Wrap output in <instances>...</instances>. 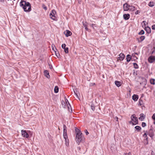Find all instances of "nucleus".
I'll return each instance as SVG.
<instances>
[{
	"label": "nucleus",
	"instance_id": "nucleus-55",
	"mask_svg": "<svg viewBox=\"0 0 155 155\" xmlns=\"http://www.w3.org/2000/svg\"><path fill=\"white\" fill-rule=\"evenodd\" d=\"M78 3L80 4L81 3V0H78Z\"/></svg>",
	"mask_w": 155,
	"mask_h": 155
},
{
	"label": "nucleus",
	"instance_id": "nucleus-41",
	"mask_svg": "<svg viewBox=\"0 0 155 155\" xmlns=\"http://www.w3.org/2000/svg\"><path fill=\"white\" fill-rule=\"evenodd\" d=\"M84 132L87 135L88 134H89V133L88 132L87 130H84Z\"/></svg>",
	"mask_w": 155,
	"mask_h": 155
},
{
	"label": "nucleus",
	"instance_id": "nucleus-18",
	"mask_svg": "<svg viewBox=\"0 0 155 155\" xmlns=\"http://www.w3.org/2000/svg\"><path fill=\"white\" fill-rule=\"evenodd\" d=\"M44 74L45 76L48 78H50V75H49V73L47 70H45L44 72Z\"/></svg>",
	"mask_w": 155,
	"mask_h": 155
},
{
	"label": "nucleus",
	"instance_id": "nucleus-7",
	"mask_svg": "<svg viewBox=\"0 0 155 155\" xmlns=\"http://www.w3.org/2000/svg\"><path fill=\"white\" fill-rule=\"evenodd\" d=\"M66 45L65 44H62L61 45L62 48L64 49V51L66 53H68V47H66Z\"/></svg>",
	"mask_w": 155,
	"mask_h": 155
},
{
	"label": "nucleus",
	"instance_id": "nucleus-3",
	"mask_svg": "<svg viewBox=\"0 0 155 155\" xmlns=\"http://www.w3.org/2000/svg\"><path fill=\"white\" fill-rule=\"evenodd\" d=\"M131 120L134 122V123H132L133 125H135L138 124L137 118L136 117L135 114H134L132 115L131 116Z\"/></svg>",
	"mask_w": 155,
	"mask_h": 155
},
{
	"label": "nucleus",
	"instance_id": "nucleus-13",
	"mask_svg": "<svg viewBox=\"0 0 155 155\" xmlns=\"http://www.w3.org/2000/svg\"><path fill=\"white\" fill-rule=\"evenodd\" d=\"M148 134L151 137H153L154 136L153 131L151 129H150L148 131Z\"/></svg>",
	"mask_w": 155,
	"mask_h": 155
},
{
	"label": "nucleus",
	"instance_id": "nucleus-36",
	"mask_svg": "<svg viewBox=\"0 0 155 155\" xmlns=\"http://www.w3.org/2000/svg\"><path fill=\"white\" fill-rule=\"evenodd\" d=\"M42 7L43 9H45V10H47V8L45 5H43Z\"/></svg>",
	"mask_w": 155,
	"mask_h": 155
},
{
	"label": "nucleus",
	"instance_id": "nucleus-52",
	"mask_svg": "<svg viewBox=\"0 0 155 155\" xmlns=\"http://www.w3.org/2000/svg\"><path fill=\"white\" fill-rule=\"evenodd\" d=\"M49 65V68H50L51 69L52 68V65H50V64Z\"/></svg>",
	"mask_w": 155,
	"mask_h": 155
},
{
	"label": "nucleus",
	"instance_id": "nucleus-34",
	"mask_svg": "<svg viewBox=\"0 0 155 155\" xmlns=\"http://www.w3.org/2000/svg\"><path fill=\"white\" fill-rule=\"evenodd\" d=\"M146 126V123L145 122H142V126L143 127H145Z\"/></svg>",
	"mask_w": 155,
	"mask_h": 155
},
{
	"label": "nucleus",
	"instance_id": "nucleus-46",
	"mask_svg": "<svg viewBox=\"0 0 155 155\" xmlns=\"http://www.w3.org/2000/svg\"><path fill=\"white\" fill-rule=\"evenodd\" d=\"M67 106H68V110L69 111H70V112L71 111H70V109L71 111L72 112V110L71 108V109H70V108L69 107V106H68V105H67Z\"/></svg>",
	"mask_w": 155,
	"mask_h": 155
},
{
	"label": "nucleus",
	"instance_id": "nucleus-6",
	"mask_svg": "<svg viewBox=\"0 0 155 155\" xmlns=\"http://www.w3.org/2000/svg\"><path fill=\"white\" fill-rule=\"evenodd\" d=\"M22 135L24 137L27 138L29 137L28 134L26 132V130H21Z\"/></svg>",
	"mask_w": 155,
	"mask_h": 155
},
{
	"label": "nucleus",
	"instance_id": "nucleus-44",
	"mask_svg": "<svg viewBox=\"0 0 155 155\" xmlns=\"http://www.w3.org/2000/svg\"><path fill=\"white\" fill-rule=\"evenodd\" d=\"M140 12V11L139 10H137L135 12V14L136 15H137Z\"/></svg>",
	"mask_w": 155,
	"mask_h": 155
},
{
	"label": "nucleus",
	"instance_id": "nucleus-14",
	"mask_svg": "<svg viewBox=\"0 0 155 155\" xmlns=\"http://www.w3.org/2000/svg\"><path fill=\"white\" fill-rule=\"evenodd\" d=\"M140 117L139 118V120L141 121H143L144 119L145 116L143 114H141L140 115Z\"/></svg>",
	"mask_w": 155,
	"mask_h": 155
},
{
	"label": "nucleus",
	"instance_id": "nucleus-40",
	"mask_svg": "<svg viewBox=\"0 0 155 155\" xmlns=\"http://www.w3.org/2000/svg\"><path fill=\"white\" fill-rule=\"evenodd\" d=\"M123 155H131V153L129 152L128 153H125Z\"/></svg>",
	"mask_w": 155,
	"mask_h": 155
},
{
	"label": "nucleus",
	"instance_id": "nucleus-11",
	"mask_svg": "<svg viewBox=\"0 0 155 155\" xmlns=\"http://www.w3.org/2000/svg\"><path fill=\"white\" fill-rule=\"evenodd\" d=\"M64 34L67 37L71 36L72 34V33L68 30H66L64 32Z\"/></svg>",
	"mask_w": 155,
	"mask_h": 155
},
{
	"label": "nucleus",
	"instance_id": "nucleus-39",
	"mask_svg": "<svg viewBox=\"0 0 155 155\" xmlns=\"http://www.w3.org/2000/svg\"><path fill=\"white\" fill-rule=\"evenodd\" d=\"M152 50H153V51L151 53L152 54H153L155 51V46H154L153 47V48H152Z\"/></svg>",
	"mask_w": 155,
	"mask_h": 155
},
{
	"label": "nucleus",
	"instance_id": "nucleus-53",
	"mask_svg": "<svg viewBox=\"0 0 155 155\" xmlns=\"http://www.w3.org/2000/svg\"><path fill=\"white\" fill-rule=\"evenodd\" d=\"M95 25L92 24L91 25V27H93L94 28V26Z\"/></svg>",
	"mask_w": 155,
	"mask_h": 155
},
{
	"label": "nucleus",
	"instance_id": "nucleus-43",
	"mask_svg": "<svg viewBox=\"0 0 155 155\" xmlns=\"http://www.w3.org/2000/svg\"><path fill=\"white\" fill-rule=\"evenodd\" d=\"M152 118L154 120H155V114H153L152 116Z\"/></svg>",
	"mask_w": 155,
	"mask_h": 155
},
{
	"label": "nucleus",
	"instance_id": "nucleus-21",
	"mask_svg": "<svg viewBox=\"0 0 155 155\" xmlns=\"http://www.w3.org/2000/svg\"><path fill=\"white\" fill-rule=\"evenodd\" d=\"M74 92L75 95L76 97L78 98L79 99H80V98L79 97V95H80L79 93L77 91H74Z\"/></svg>",
	"mask_w": 155,
	"mask_h": 155
},
{
	"label": "nucleus",
	"instance_id": "nucleus-49",
	"mask_svg": "<svg viewBox=\"0 0 155 155\" xmlns=\"http://www.w3.org/2000/svg\"><path fill=\"white\" fill-rule=\"evenodd\" d=\"M143 24L144 25H146V22L145 21H143Z\"/></svg>",
	"mask_w": 155,
	"mask_h": 155
},
{
	"label": "nucleus",
	"instance_id": "nucleus-19",
	"mask_svg": "<svg viewBox=\"0 0 155 155\" xmlns=\"http://www.w3.org/2000/svg\"><path fill=\"white\" fill-rule=\"evenodd\" d=\"M144 29L149 34L151 33V29L150 28L147 26V27H145Z\"/></svg>",
	"mask_w": 155,
	"mask_h": 155
},
{
	"label": "nucleus",
	"instance_id": "nucleus-29",
	"mask_svg": "<svg viewBox=\"0 0 155 155\" xmlns=\"http://www.w3.org/2000/svg\"><path fill=\"white\" fill-rule=\"evenodd\" d=\"M150 82L151 84H155V80L154 79H152L150 80Z\"/></svg>",
	"mask_w": 155,
	"mask_h": 155
},
{
	"label": "nucleus",
	"instance_id": "nucleus-26",
	"mask_svg": "<svg viewBox=\"0 0 155 155\" xmlns=\"http://www.w3.org/2000/svg\"><path fill=\"white\" fill-rule=\"evenodd\" d=\"M58 90L59 88L57 86H55L54 88V92L56 93H57L58 92Z\"/></svg>",
	"mask_w": 155,
	"mask_h": 155
},
{
	"label": "nucleus",
	"instance_id": "nucleus-28",
	"mask_svg": "<svg viewBox=\"0 0 155 155\" xmlns=\"http://www.w3.org/2000/svg\"><path fill=\"white\" fill-rule=\"evenodd\" d=\"M54 52H55V55L58 58H59L60 57V54L59 52L58 51H55Z\"/></svg>",
	"mask_w": 155,
	"mask_h": 155
},
{
	"label": "nucleus",
	"instance_id": "nucleus-22",
	"mask_svg": "<svg viewBox=\"0 0 155 155\" xmlns=\"http://www.w3.org/2000/svg\"><path fill=\"white\" fill-rule=\"evenodd\" d=\"M115 85L118 87H120L121 85V83L120 81H115Z\"/></svg>",
	"mask_w": 155,
	"mask_h": 155
},
{
	"label": "nucleus",
	"instance_id": "nucleus-58",
	"mask_svg": "<svg viewBox=\"0 0 155 155\" xmlns=\"http://www.w3.org/2000/svg\"><path fill=\"white\" fill-rule=\"evenodd\" d=\"M153 124H155V120H154V122H153Z\"/></svg>",
	"mask_w": 155,
	"mask_h": 155
},
{
	"label": "nucleus",
	"instance_id": "nucleus-24",
	"mask_svg": "<svg viewBox=\"0 0 155 155\" xmlns=\"http://www.w3.org/2000/svg\"><path fill=\"white\" fill-rule=\"evenodd\" d=\"M131 56L129 54H128L127 56V61L128 62H129L131 59Z\"/></svg>",
	"mask_w": 155,
	"mask_h": 155
},
{
	"label": "nucleus",
	"instance_id": "nucleus-12",
	"mask_svg": "<svg viewBox=\"0 0 155 155\" xmlns=\"http://www.w3.org/2000/svg\"><path fill=\"white\" fill-rule=\"evenodd\" d=\"M119 55L120 57L118 58L117 59L120 61H122L125 57V55L122 53H121Z\"/></svg>",
	"mask_w": 155,
	"mask_h": 155
},
{
	"label": "nucleus",
	"instance_id": "nucleus-8",
	"mask_svg": "<svg viewBox=\"0 0 155 155\" xmlns=\"http://www.w3.org/2000/svg\"><path fill=\"white\" fill-rule=\"evenodd\" d=\"M129 6L130 5L127 3H125L123 5V8L124 11H127L129 10Z\"/></svg>",
	"mask_w": 155,
	"mask_h": 155
},
{
	"label": "nucleus",
	"instance_id": "nucleus-54",
	"mask_svg": "<svg viewBox=\"0 0 155 155\" xmlns=\"http://www.w3.org/2000/svg\"><path fill=\"white\" fill-rule=\"evenodd\" d=\"M0 1L2 2H4L5 1V0H0Z\"/></svg>",
	"mask_w": 155,
	"mask_h": 155
},
{
	"label": "nucleus",
	"instance_id": "nucleus-23",
	"mask_svg": "<svg viewBox=\"0 0 155 155\" xmlns=\"http://www.w3.org/2000/svg\"><path fill=\"white\" fill-rule=\"evenodd\" d=\"M145 38V37L144 36H141L139 39H138V42H141Z\"/></svg>",
	"mask_w": 155,
	"mask_h": 155
},
{
	"label": "nucleus",
	"instance_id": "nucleus-35",
	"mask_svg": "<svg viewBox=\"0 0 155 155\" xmlns=\"http://www.w3.org/2000/svg\"><path fill=\"white\" fill-rule=\"evenodd\" d=\"M83 25L84 26V27H87V22H83Z\"/></svg>",
	"mask_w": 155,
	"mask_h": 155
},
{
	"label": "nucleus",
	"instance_id": "nucleus-1",
	"mask_svg": "<svg viewBox=\"0 0 155 155\" xmlns=\"http://www.w3.org/2000/svg\"><path fill=\"white\" fill-rule=\"evenodd\" d=\"M21 7L24 9L25 12H29L31 10V4L29 2L24 0H21L20 3Z\"/></svg>",
	"mask_w": 155,
	"mask_h": 155
},
{
	"label": "nucleus",
	"instance_id": "nucleus-27",
	"mask_svg": "<svg viewBox=\"0 0 155 155\" xmlns=\"http://www.w3.org/2000/svg\"><path fill=\"white\" fill-rule=\"evenodd\" d=\"M148 5L149 6L152 7L154 5V3L153 2H150L149 3Z\"/></svg>",
	"mask_w": 155,
	"mask_h": 155
},
{
	"label": "nucleus",
	"instance_id": "nucleus-56",
	"mask_svg": "<svg viewBox=\"0 0 155 155\" xmlns=\"http://www.w3.org/2000/svg\"><path fill=\"white\" fill-rule=\"evenodd\" d=\"M132 121L131 120V121H130L129 123L130 124V123H132Z\"/></svg>",
	"mask_w": 155,
	"mask_h": 155
},
{
	"label": "nucleus",
	"instance_id": "nucleus-57",
	"mask_svg": "<svg viewBox=\"0 0 155 155\" xmlns=\"http://www.w3.org/2000/svg\"><path fill=\"white\" fill-rule=\"evenodd\" d=\"M63 103H64V106H65V103L64 102H63Z\"/></svg>",
	"mask_w": 155,
	"mask_h": 155
},
{
	"label": "nucleus",
	"instance_id": "nucleus-15",
	"mask_svg": "<svg viewBox=\"0 0 155 155\" xmlns=\"http://www.w3.org/2000/svg\"><path fill=\"white\" fill-rule=\"evenodd\" d=\"M130 17V15L129 14H124L123 15V17L124 19L125 20L128 19Z\"/></svg>",
	"mask_w": 155,
	"mask_h": 155
},
{
	"label": "nucleus",
	"instance_id": "nucleus-16",
	"mask_svg": "<svg viewBox=\"0 0 155 155\" xmlns=\"http://www.w3.org/2000/svg\"><path fill=\"white\" fill-rule=\"evenodd\" d=\"M132 99L134 101H136L138 98V96L136 94H134L132 97Z\"/></svg>",
	"mask_w": 155,
	"mask_h": 155
},
{
	"label": "nucleus",
	"instance_id": "nucleus-47",
	"mask_svg": "<svg viewBox=\"0 0 155 155\" xmlns=\"http://www.w3.org/2000/svg\"><path fill=\"white\" fill-rule=\"evenodd\" d=\"M152 28L153 30H155V25H154L152 26Z\"/></svg>",
	"mask_w": 155,
	"mask_h": 155
},
{
	"label": "nucleus",
	"instance_id": "nucleus-45",
	"mask_svg": "<svg viewBox=\"0 0 155 155\" xmlns=\"http://www.w3.org/2000/svg\"><path fill=\"white\" fill-rule=\"evenodd\" d=\"M142 101H140V100L139 101V103H138V105H140V106H141V105H142V104H141V102H142Z\"/></svg>",
	"mask_w": 155,
	"mask_h": 155
},
{
	"label": "nucleus",
	"instance_id": "nucleus-32",
	"mask_svg": "<svg viewBox=\"0 0 155 155\" xmlns=\"http://www.w3.org/2000/svg\"><path fill=\"white\" fill-rule=\"evenodd\" d=\"M144 31L142 30L140 32L138 33V34L140 35H142L144 34Z\"/></svg>",
	"mask_w": 155,
	"mask_h": 155
},
{
	"label": "nucleus",
	"instance_id": "nucleus-60",
	"mask_svg": "<svg viewBox=\"0 0 155 155\" xmlns=\"http://www.w3.org/2000/svg\"><path fill=\"white\" fill-rule=\"evenodd\" d=\"M94 84H95V83H93V85H94Z\"/></svg>",
	"mask_w": 155,
	"mask_h": 155
},
{
	"label": "nucleus",
	"instance_id": "nucleus-59",
	"mask_svg": "<svg viewBox=\"0 0 155 155\" xmlns=\"http://www.w3.org/2000/svg\"><path fill=\"white\" fill-rule=\"evenodd\" d=\"M146 140H147V139H148V138L147 137L146 138Z\"/></svg>",
	"mask_w": 155,
	"mask_h": 155
},
{
	"label": "nucleus",
	"instance_id": "nucleus-61",
	"mask_svg": "<svg viewBox=\"0 0 155 155\" xmlns=\"http://www.w3.org/2000/svg\"><path fill=\"white\" fill-rule=\"evenodd\" d=\"M136 54H137V53H135Z\"/></svg>",
	"mask_w": 155,
	"mask_h": 155
},
{
	"label": "nucleus",
	"instance_id": "nucleus-5",
	"mask_svg": "<svg viewBox=\"0 0 155 155\" xmlns=\"http://www.w3.org/2000/svg\"><path fill=\"white\" fill-rule=\"evenodd\" d=\"M148 60L150 63H153L155 61V56H150L148 58Z\"/></svg>",
	"mask_w": 155,
	"mask_h": 155
},
{
	"label": "nucleus",
	"instance_id": "nucleus-4",
	"mask_svg": "<svg viewBox=\"0 0 155 155\" xmlns=\"http://www.w3.org/2000/svg\"><path fill=\"white\" fill-rule=\"evenodd\" d=\"M56 13V12L54 10H52L50 14V18L54 20Z\"/></svg>",
	"mask_w": 155,
	"mask_h": 155
},
{
	"label": "nucleus",
	"instance_id": "nucleus-51",
	"mask_svg": "<svg viewBox=\"0 0 155 155\" xmlns=\"http://www.w3.org/2000/svg\"><path fill=\"white\" fill-rule=\"evenodd\" d=\"M85 30L87 31H88V28H87V27H85Z\"/></svg>",
	"mask_w": 155,
	"mask_h": 155
},
{
	"label": "nucleus",
	"instance_id": "nucleus-33",
	"mask_svg": "<svg viewBox=\"0 0 155 155\" xmlns=\"http://www.w3.org/2000/svg\"><path fill=\"white\" fill-rule=\"evenodd\" d=\"M91 109L93 110H95V107H94V104H91Z\"/></svg>",
	"mask_w": 155,
	"mask_h": 155
},
{
	"label": "nucleus",
	"instance_id": "nucleus-37",
	"mask_svg": "<svg viewBox=\"0 0 155 155\" xmlns=\"http://www.w3.org/2000/svg\"><path fill=\"white\" fill-rule=\"evenodd\" d=\"M155 127L152 126H151L150 129H151L153 131L155 130Z\"/></svg>",
	"mask_w": 155,
	"mask_h": 155
},
{
	"label": "nucleus",
	"instance_id": "nucleus-17",
	"mask_svg": "<svg viewBox=\"0 0 155 155\" xmlns=\"http://www.w3.org/2000/svg\"><path fill=\"white\" fill-rule=\"evenodd\" d=\"M65 139V143L66 146H68L69 145V140L68 139V136L67 137H63Z\"/></svg>",
	"mask_w": 155,
	"mask_h": 155
},
{
	"label": "nucleus",
	"instance_id": "nucleus-48",
	"mask_svg": "<svg viewBox=\"0 0 155 155\" xmlns=\"http://www.w3.org/2000/svg\"><path fill=\"white\" fill-rule=\"evenodd\" d=\"M148 134H147L146 133H145L144 134H143V136L144 137H146L147 136V135Z\"/></svg>",
	"mask_w": 155,
	"mask_h": 155
},
{
	"label": "nucleus",
	"instance_id": "nucleus-2",
	"mask_svg": "<svg viewBox=\"0 0 155 155\" xmlns=\"http://www.w3.org/2000/svg\"><path fill=\"white\" fill-rule=\"evenodd\" d=\"M75 131L76 133V142L78 143H79L83 141L84 139V136L79 129L76 128Z\"/></svg>",
	"mask_w": 155,
	"mask_h": 155
},
{
	"label": "nucleus",
	"instance_id": "nucleus-31",
	"mask_svg": "<svg viewBox=\"0 0 155 155\" xmlns=\"http://www.w3.org/2000/svg\"><path fill=\"white\" fill-rule=\"evenodd\" d=\"M134 68L135 69H137L138 68V66L137 64L135 63H133Z\"/></svg>",
	"mask_w": 155,
	"mask_h": 155
},
{
	"label": "nucleus",
	"instance_id": "nucleus-42",
	"mask_svg": "<svg viewBox=\"0 0 155 155\" xmlns=\"http://www.w3.org/2000/svg\"><path fill=\"white\" fill-rule=\"evenodd\" d=\"M65 101H66V104H67V105H68V104L69 105V106H71L70 105L67 99H66V100H65Z\"/></svg>",
	"mask_w": 155,
	"mask_h": 155
},
{
	"label": "nucleus",
	"instance_id": "nucleus-25",
	"mask_svg": "<svg viewBox=\"0 0 155 155\" xmlns=\"http://www.w3.org/2000/svg\"><path fill=\"white\" fill-rule=\"evenodd\" d=\"M135 128L138 132L140 131L141 129V127L138 126H135Z\"/></svg>",
	"mask_w": 155,
	"mask_h": 155
},
{
	"label": "nucleus",
	"instance_id": "nucleus-62",
	"mask_svg": "<svg viewBox=\"0 0 155 155\" xmlns=\"http://www.w3.org/2000/svg\"><path fill=\"white\" fill-rule=\"evenodd\" d=\"M62 104H63V103L62 102Z\"/></svg>",
	"mask_w": 155,
	"mask_h": 155
},
{
	"label": "nucleus",
	"instance_id": "nucleus-50",
	"mask_svg": "<svg viewBox=\"0 0 155 155\" xmlns=\"http://www.w3.org/2000/svg\"><path fill=\"white\" fill-rule=\"evenodd\" d=\"M78 148L79 151H81V148L80 147H78Z\"/></svg>",
	"mask_w": 155,
	"mask_h": 155
},
{
	"label": "nucleus",
	"instance_id": "nucleus-38",
	"mask_svg": "<svg viewBox=\"0 0 155 155\" xmlns=\"http://www.w3.org/2000/svg\"><path fill=\"white\" fill-rule=\"evenodd\" d=\"M114 120H116V121L118 122V118L117 117L115 116V117H114Z\"/></svg>",
	"mask_w": 155,
	"mask_h": 155
},
{
	"label": "nucleus",
	"instance_id": "nucleus-30",
	"mask_svg": "<svg viewBox=\"0 0 155 155\" xmlns=\"http://www.w3.org/2000/svg\"><path fill=\"white\" fill-rule=\"evenodd\" d=\"M51 47L52 48V50L54 51V52H55V51H57V49L56 48L54 45H52Z\"/></svg>",
	"mask_w": 155,
	"mask_h": 155
},
{
	"label": "nucleus",
	"instance_id": "nucleus-10",
	"mask_svg": "<svg viewBox=\"0 0 155 155\" xmlns=\"http://www.w3.org/2000/svg\"><path fill=\"white\" fill-rule=\"evenodd\" d=\"M141 78L143 81L142 82L140 83V84H143L144 86H145L147 83V81L146 79L145 78L143 77H141Z\"/></svg>",
	"mask_w": 155,
	"mask_h": 155
},
{
	"label": "nucleus",
	"instance_id": "nucleus-20",
	"mask_svg": "<svg viewBox=\"0 0 155 155\" xmlns=\"http://www.w3.org/2000/svg\"><path fill=\"white\" fill-rule=\"evenodd\" d=\"M129 10L130 11H134L135 10H136V9L135 8V7L132 5H130L129 8Z\"/></svg>",
	"mask_w": 155,
	"mask_h": 155
},
{
	"label": "nucleus",
	"instance_id": "nucleus-9",
	"mask_svg": "<svg viewBox=\"0 0 155 155\" xmlns=\"http://www.w3.org/2000/svg\"><path fill=\"white\" fill-rule=\"evenodd\" d=\"M67 127L66 125L64 124L63 125V137H67Z\"/></svg>",
	"mask_w": 155,
	"mask_h": 155
}]
</instances>
